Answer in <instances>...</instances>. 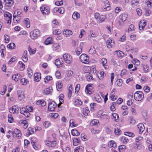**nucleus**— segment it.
<instances>
[{
	"label": "nucleus",
	"instance_id": "1",
	"mask_svg": "<svg viewBox=\"0 0 152 152\" xmlns=\"http://www.w3.org/2000/svg\"><path fill=\"white\" fill-rule=\"evenodd\" d=\"M134 97L136 101H140L143 99L144 95L142 91H137L134 94Z\"/></svg>",
	"mask_w": 152,
	"mask_h": 152
},
{
	"label": "nucleus",
	"instance_id": "2",
	"mask_svg": "<svg viewBox=\"0 0 152 152\" xmlns=\"http://www.w3.org/2000/svg\"><path fill=\"white\" fill-rule=\"evenodd\" d=\"M89 56L85 54H82L80 57V59L81 61L85 64L89 63Z\"/></svg>",
	"mask_w": 152,
	"mask_h": 152
},
{
	"label": "nucleus",
	"instance_id": "3",
	"mask_svg": "<svg viewBox=\"0 0 152 152\" xmlns=\"http://www.w3.org/2000/svg\"><path fill=\"white\" fill-rule=\"evenodd\" d=\"M30 37L33 39H37L39 35V32L37 29L34 30L30 33Z\"/></svg>",
	"mask_w": 152,
	"mask_h": 152
},
{
	"label": "nucleus",
	"instance_id": "4",
	"mask_svg": "<svg viewBox=\"0 0 152 152\" xmlns=\"http://www.w3.org/2000/svg\"><path fill=\"white\" fill-rule=\"evenodd\" d=\"M64 59L65 61L68 63L70 64L72 61V57L68 53L64 54L63 56Z\"/></svg>",
	"mask_w": 152,
	"mask_h": 152
},
{
	"label": "nucleus",
	"instance_id": "5",
	"mask_svg": "<svg viewBox=\"0 0 152 152\" xmlns=\"http://www.w3.org/2000/svg\"><path fill=\"white\" fill-rule=\"evenodd\" d=\"M57 107V104L54 101L50 102L48 105V109L50 111H54Z\"/></svg>",
	"mask_w": 152,
	"mask_h": 152
},
{
	"label": "nucleus",
	"instance_id": "6",
	"mask_svg": "<svg viewBox=\"0 0 152 152\" xmlns=\"http://www.w3.org/2000/svg\"><path fill=\"white\" fill-rule=\"evenodd\" d=\"M107 47L109 48H112L115 45L114 41L112 38H109L106 42Z\"/></svg>",
	"mask_w": 152,
	"mask_h": 152
},
{
	"label": "nucleus",
	"instance_id": "7",
	"mask_svg": "<svg viewBox=\"0 0 152 152\" xmlns=\"http://www.w3.org/2000/svg\"><path fill=\"white\" fill-rule=\"evenodd\" d=\"M19 108V107L17 105H14L12 108L9 109V111L11 113H18Z\"/></svg>",
	"mask_w": 152,
	"mask_h": 152
},
{
	"label": "nucleus",
	"instance_id": "8",
	"mask_svg": "<svg viewBox=\"0 0 152 152\" xmlns=\"http://www.w3.org/2000/svg\"><path fill=\"white\" fill-rule=\"evenodd\" d=\"M21 134L20 130L17 129H15L13 131V136L14 137H17L18 138L21 136Z\"/></svg>",
	"mask_w": 152,
	"mask_h": 152
},
{
	"label": "nucleus",
	"instance_id": "9",
	"mask_svg": "<svg viewBox=\"0 0 152 152\" xmlns=\"http://www.w3.org/2000/svg\"><path fill=\"white\" fill-rule=\"evenodd\" d=\"M146 25V21L144 20H141L139 23L140 29V30H143Z\"/></svg>",
	"mask_w": 152,
	"mask_h": 152
},
{
	"label": "nucleus",
	"instance_id": "10",
	"mask_svg": "<svg viewBox=\"0 0 152 152\" xmlns=\"http://www.w3.org/2000/svg\"><path fill=\"white\" fill-rule=\"evenodd\" d=\"M52 88L50 87L44 89L43 91V93L44 95H48L50 94L52 92Z\"/></svg>",
	"mask_w": 152,
	"mask_h": 152
},
{
	"label": "nucleus",
	"instance_id": "11",
	"mask_svg": "<svg viewBox=\"0 0 152 152\" xmlns=\"http://www.w3.org/2000/svg\"><path fill=\"white\" fill-rule=\"evenodd\" d=\"M34 80L36 82L39 81L41 79V74L40 73H35L34 75Z\"/></svg>",
	"mask_w": 152,
	"mask_h": 152
},
{
	"label": "nucleus",
	"instance_id": "12",
	"mask_svg": "<svg viewBox=\"0 0 152 152\" xmlns=\"http://www.w3.org/2000/svg\"><path fill=\"white\" fill-rule=\"evenodd\" d=\"M86 77L88 81H93L94 79L93 77L92 74L91 73H87L86 75Z\"/></svg>",
	"mask_w": 152,
	"mask_h": 152
},
{
	"label": "nucleus",
	"instance_id": "13",
	"mask_svg": "<svg viewBox=\"0 0 152 152\" xmlns=\"http://www.w3.org/2000/svg\"><path fill=\"white\" fill-rule=\"evenodd\" d=\"M107 62V60L104 58H102L101 60V63L104 68L107 69H108V66L106 65Z\"/></svg>",
	"mask_w": 152,
	"mask_h": 152
},
{
	"label": "nucleus",
	"instance_id": "14",
	"mask_svg": "<svg viewBox=\"0 0 152 152\" xmlns=\"http://www.w3.org/2000/svg\"><path fill=\"white\" fill-rule=\"evenodd\" d=\"M27 54V51L25 50L24 52L23 55L22 57L23 61L25 62H27L28 60V57Z\"/></svg>",
	"mask_w": 152,
	"mask_h": 152
},
{
	"label": "nucleus",
	"instance_id": "15",
	"mask_svg": "<svg viewBox=\"0 0 152 152\" xmlns=\"http://www.w3.org/2000/svg\"><path fill=\"white\" fill-rule=\"evenodd\" d=\"M137 127L139 129V133H142L145 129L144 125L142 123H140L137 125Z\"/></svg>",
	"mask_w": 152,
	"mask_h": 152
},
{
	"label": "nucleus",
	"instance_id": "16",
	"mask_svg": "<svg viewBox=\"0 0 152 152\" xmlns=\"http://www.w3.org/2000/svg\"><path fill=\"white\" fill-rule=\"evenodd\" d=\"M108 146L110 148L113 147L116 148L117 147V145L115 142L113 140L110 141L108 143Z\"/></svg>",
	"mask_w": 152,
	"mask_h": 152
},
{
	"label": "nucleus",
	"instance_id": "17",
	"mask_svg": "<svg viewBox=\"0 0 152 152\" xmlns=\"http://www.w3.org/2000/svg\"><path fill=\"white\" fill-rule=\"evenodd\" d=\"M56 86L58 91H59L62 90V82L61 81H58L57 82Z\"/></svg>",
	"mask_w": 152,
	"mask_h": 152
},
{
	"label": "nucleus",
	"instance_id": "18",
	"mask_svg": "<svg viewBox=\"0 0 152 152\" xmlns=\"http://www.w3.org/2000/svg\"><path fill=\"white\" fill-rule=\"evenodd\" d=\"M80 17V14L76 12H74L72 15V18L75 20L79 18Z\"/></svg>",
	"mask_w": 152,
	"mask_h": 152
},
{
	"label": "nucleus",
	"instance_id": "19",
	"mask_svg": "<svg viewBox=\"0 0 152 152\" xmlns=\"http://www.w3.org/2000/svg\"><path fill=\"white\" fill-rule=\"evenodd\" d=\"M52 38L51 37H49L48 38L45 42V44L46 45H48L52 43Z\"/></svg>",
	"mask_w": 152,
	"mask_h": 152
},
{
	"label": "nucleus",
	"instance_id": "20",
	"mask_svg": "<svg viewBox=\"0 0 152 152\" xmlns=\"http://www.w3.org/2000/svg\"><path fill=\"white\" fill-rule=\"evenodd\" d=\"M105 16L104 15L99 16V17L97 18V21L101 23L103 22L105 19Z\"/></svg>",
	"mask_w": 152,
	"mask_h": 152
},
{
	"label": "nucleus",
	"instance_id": "21",
	"mask_svg": "<svg viewBox=\"0 0 152 152\" xmlns=\"http://www.w3.org/2000/svg\"><path fill=\"white\" fill-rule=\"evenodd\" d=\"M37 105L41 104L42 106H44L46 105V103L44 100H38L36 102Z\"/></svg>",
	"mask_w": 152,
	"mask_h": 152
},
{
	"label": "nucleus",
	"instance_id": "22",
	"mask_svg": "<svg viewBox=\"0 0 152 152\" xmlns=\"http://www.w3.org/2000/svg\"><path fill=\"white\" fill-rule=\"evenodd\" d=\"M80 142L79 139L78 138H75L73 139V145L74 146L77 145Z\"/></svg>",
	"mask_w": 152,
	"mask_h": 152
},
{
	"label": "nucleus",
	"instance_id": "23",
	"mask_svg": "<svg viewBox=\"0 0 152 152\" xmlns=\"http://www.w3.org/2000/svg\"><path fill=\"white\" fill-rule=\"evenodd\" d=\"M112 115L113 118L114 119L116 122H118L119 121V117L118 115L116 113H113L112 114Z\"/></svg>",
	"mask_w": 152,
	"mask_h": 152
},
{
	"label": "nucleus",
	"instance_id": "24",
	"mask_svg": "<svg viewBox=\"0 0 152 152\" xmlns=\"http://www.w3.org/2000/svg\"><path fill=\"white\" fill-rule=\"evenodd\" d=\"M20 75L19 74L14 75L12 76V79L15 81H18L19 78L20 77Z\"/></svg>",
	"mask_w": 152,
	"mask_h": 152
},
{
	"label": "nucleus",
	"instance_id": "25",
	"mask_svg": "<svg viewBox=\"0 0 152 152\" xmlns=\"http://www.w3.org/2000/svg\"><path fill=\"white\" fill-rule=\"evenodd\" d=\"M71 132L72 134L74 136H77L80 134L78 131L76 129H72V130Z\"/></svg>",
	"mask_w": 152,
	"mask_h": 152
},
{
	"label": "nucleus",
	"instance_id": "26",
	"mask_svg": "<svg viewBox=\"0 0 152 152\" xmlns=\"http://www.w3.org/2000/svg\"><path fill=\"white\" fill-rule=\"evenodd\" d=\"M18 96L20 100H21L24 98V94L22 92H20V91L19 92V91H18Z\"/></svg>",
	"mask_w": 152,
	"mask_h": 152
},
{
	"label": "nucleus",
	"instance_id": "27",
	"mask_svg": "<svg viewBox=\"0 0 152 152\" xmlns=\"http://www.w3.org/2000/svg\"><path fill=\"white\" fill-rule=\"evenodd\" d=\"M82 47L80 46L79 48H76L75 51L77 55L79 56L82 53Z\"/></svg>",
	"mask_w": 152,
	"mask_h": 152
},
{
	"label": "nucleus",
	"instance_id": "28",
	"mask_svg": "<svg viewBox=\"0 0 152 152\" xmlns=\"http://www.w3.org/2000/svg\"><path fill=\"white\" fill-rule=\"evenodd\" d=\"M92 87H91V88H86V92L89 94H90L92 93Z\"/></svg>",
	"mask_w": 152,
	"mask_h": 152
},
{
	"label": "nucleus",
	"instance_id": "29",
	"mask_svg": "<svg viewBox=\"0 0 152 152\" xmlns=\"http://www.w3.org/2000/svg\"><path fill=\"white\" fill-rule=\"evenodd\" d=\"M21 123L24 124L23 127L25 129H26L28 126V124L27 122L24 120H21Z\"/></svg>",
	"mask_w": 152,
	"mask_h": 152
},
{
	"label": "nucleus",
	"instance_id": "30",
	"mask_svg": "<svg viewBox=\"0 0 152 152\" xmlns=\"http://www.w3.org/2000/svg\"><path fill=\"white\" fill-rule=\"evenodd\" d=\"M99 121L98 120L94 119L92 120L91 122V124L92 126H97L98 123H99Z\"/></svg>",
	"mask_w": 152,
	"mask_h": 152
},
{
	"label": "nucleus",
	"instance_id": "31",
	"mask_svg": "<svg viewBox=\"0 0 152 152\" xmlns=\"http://www.w3.org/2000/svg\"><path fill=\"white\" fill-rule=\"evenodd\" d=\"M127 15L126 14H123L120 15V17H121V19L123 21H125L127 18Z\"/></svg>",
	"mask_w": 152,
	"mask_h": 152
},
{
	"label": "nucleus",
	"instance_id": "32",
	"mask_svg": "<svg viewBox=\"0 0 152 152\" xmlns=\"http://www.w3.org/2000/svg\"><path fill=\"white\" fill-rule=\"evenodd\" d=\"M122 80L121 79H119L116 81V86L118 87H120L122 84Z\"/></svg>",
	"mask_w": 152,
	"mask_h": 152
},
{
	"label": "nucleus",
	"instance_id": "33",
	"mask_svg": "<svg viewBox=\"0 0 152 152\" xmlns=\"http://www.w3.org/2000/svg\"><path fill=\"white\" fill-rule=\"evenodd\" d=\"M25 23L26 25V27L27 28H29L30 27V24L29 20L28 18H26L24 19Z\"/></svg>",
	"mask_w": 152,
	"mask_h": 152
},
{
	"label": "nucleus",
	"instance_id": "34",
	"mask_svg": "<svg viewBox=\"0 0 152 152\" xmlns=\"http://www.w3.org/2000/svg\"><path fill=\"white\" fill-rule=\"evenodd\" d=\"M95 99L96 101L98 102H101V99L99 95L96 94L95 96Z\"/></svg>",
	"mask_w": 152,
	"mask_h": 152
},
{
	"label": "nucleus",
	"instance_id": "35",
	"mask_svg": "<svg viewBox=\"0 0 152 152\" xmlns=\"http://www.w3.org/2000/svg\"><path fill=\"white\" fill-rule=\"evenodd\" d=\"M52 77L50 76H47L45 77V82L47 83L48 82L52 79Z\"/></svg>",
	"mask_w": 152,
	"mask_h": 152
},
{
	"label": "nucleus",
	"instance_id": "36",
	"mask_svg": "<svg viewBox=\"0 0 152 152\" xmlns=\"http://www.w3.org/2000/svg\"><path fill=\"white\" fill-rule=\"evenodd\" d=\"M55 64L58 68L60 67L61 64V63L59 59H57L55 60Z\"/></svg>",
	"mask_w": 152,
	"mask_h": 152
},
{
	"label": "nucleus",
	"instance_id": "37",
	"mask_svg": "<svg viewBox=\"0 0 152 152\" xmlns=\"http://www.w3.org/2000/svg\"><path fill=\"white\" fill-rule=\"evenodd\" d=\"M15 47V45L14 43H11L10 44H8L7 46V47L11 49H12L14 48Z\"/></svg>",
	"mask_w": 152,
	"mask_h": 152
},
{
	"label": "nucleus",
	"instance_id": "38",
	"mask_svg": "<svg viewBox=\"0 0 152 152\" xmlns=\"http://www.w3.org/2000/svg\"><path fill=\"white\" fill-rule=\"evenodd\" d=\"M28 50L30 54H33L35 53L36 50L31 48L30 46H29L28 47Z\"/></svg>",
	"mask_w": 152,
	"mask_h": 152
},
{
	"label": "nucleus",
	"instance_id": "39",
	"mask_svg": "<svg viewBox=\"0 0 152 152\" xmlns=\"http://www.w3.org/2000/svg\"><path fill=\"white\" fill-rule=\"evenodd\" d=\"M115 133L116 135H119L121 133V130L118 128H115Z\"/></svg>",
	"mask_w": 152,
	"mask_h": 152
},
{
	"label": "nucleus",
	"instance_id": "40",
	"mask_svg": "<svg viewBox=\"0 0 152 152\" xmlns=\"http://www.w3.org/2000/svg\"><path fill=\"white\" fill-rule=\"evenodd\" d=\"M63 33L66 35H69L72 34V31L70 30L66 29L63 32Z\"/></svg>",
	"mask_w": 152,
	"mask_h": 152
},
{
	"label": "nucleus",
	"instance_id": "41",
	"mask_svg": "<svg viewBox=\"0 0 152 152\" xmlns=\"http://www.w3.org/2000/svg\"><path fill=\"white\" fill-rule=\"evenodd\" d=\"M75 105H81L82 104V102L78 99H77L75 102Z\"/></svg>",
	"mask_w": 152,
	"mask_h": 152
},
{
	"label": "nucleus",
	"instance_id": "42",
	"mask_svg": "<svg viewBox=\"0 0 152 152\" xmlns=\"http://www.w3.org/2000/svg\"><path fill=\"white\" fill-rule=\"evenodd\" d=\"M8 121L10 123H12L13 121V119L11 114H9L8 115Z\"/></svg>",
	"mask_w": 152,
	"mask_h": 152
},
{
	"label": "nucleus",
	"instance_id": "43",
	"mask_svg": "<svg viewBox=\"0 0 152 152\" xmlns=\"http://www.w3.org/2000/svg\"><path fill=\"white\" fill-rule=\"evenodd\" d=\"M4 16L6 17H8V18H12L11 14L8 12H6L4 14Z\"/></svg>",
	"mask_w": 152,
	"mask_h": 152
},
{
	"label": "nucleus",
	"instance_id": "44",
	"mask_svg": "<svg viewBox=\"0 0 152 152\" xmlns=\"http://www.w3.org/2000/svg\"><path fill=\"white\" fill-rule=\"evenodd\" d=\"M104 72H101L98 76L100 80H102L104 77Z\"/></svg>",
	"mask_w": 152,
	"mask_h": 152
},
{
	"label": "nucleus",
	"instance_id": "45",
	"mask_svg": "<svg viewBox=\"0 0 152 152\" xmlns=\"http://www.w3.org/2000/svg\"><path fill=\"white\" fill-rule=\"evenodd\" d=\"M124 134L129 137H134V134L130 132H124Z\"/></svg>",
	"mask_w": 152,
	"mask_h": 152
},
{
	"label": "nucleus",
	"instance_id": "46",
	"mask_svg": "<svg viewBox=\"0 0 152 152\" xmlns=\"http://www.w3.org/2000/svg\"><path fill=\"white\" fill-rule=\"evenodd\" d=\"M19 64L20 65V68L21 70L22 71L23 70L25 67V65L21 61H19Z\"/></svg>",
	"mask_w": 152,
	"mask_h": 152
},
{
	"label": "nucleus",
	"instance_id": "47",
	"mask_svg": "<svg viewBox=\"0 0 152 152\" xmlns=\"http://www.w3.org/2000/svg\"><path fill=\"white\" fill-rule=\"evenodd\" d=\"M4 1L6 4L11 5H12L14 3V1L13 0H5Z\"/></svg>",
	"mask_w": 152,
	"mask_h": 152
},
{
	"label": "nucleus",
	"instance_id": "48",
	"mask_svg": "<svg viewBox=\"0 0 152 152\" xmlns=\"http://www.w3.org/2000/svg\"><path fill=\"white\" fill-rule=\"evenodd\" d=\"M143 69L145 73H147L148 72L149 69V67L147 65H144L143 66Z\"/></svg>",
	"mask_w": 152,
	"mask_h": 152
},
{
	"label": "nucleus",
	"instance_id": "49",
	"mask_svg": "<svg viewBox=\"0 0 152 152\" xmlns=\"http://www.w3.org/2000/svg\"><path fill=\"white\" fill-rule=\"evenodd\" d=\"M28 130L29 131V132L28 133V135L29 136V135L32 134L34 133V131L32 128L31 127H29L28 129Z\"/></svg>",
	"mask_w": 152,
	"mask_h": 152
},
{
	"label": "nucleus",
	"instance_id": "50",
	"mask_svg": "<svg viewBox=\"0 0 152 152\" xmlns=\"http://www.w3.org/2000/svg\"><path fill=\"white\" fill-rule=\"evenodd\" d=\"M61 33V31L59 30H56L53 32V33L54 35H58L60 34Z\"/></svg>",
	"mask_w": 152,
	"mask_h": 152
},
{
	"label": "nucleus",
	"instance_id": "51",
	"mask_svg": "<svg viewBox=\"0 0 152 152\" xmlns=\"http://www.w3.org/2000/svg\"><path fill=\"white\" fill-rule=\"evenodd\" d=\"M43 7L44 11L43 12H42V13L45 15L48 14L49 13V11L48 9H47V8H46L45 7Z\"/></svg>",
	"mask_w": 152,
	"mask_h": 152
},
{
	"label": "nucleus",
	"instance_id": "52",
	"mask_svg": "<svg viewBox=\"0 0 152 152\" xmlns=\"http://www.w3.org/2000/svg\"><path fill=\"white\" fill-rule=\"evenodd\" d=\"M69 93H68V96L71 97L72 95V86H70L69 88Z\"/></svg>",
	"mask_w": 152,
	"mask_h": 152
},
{
	"label": "nucleus",
	"instance_id": "53",
	"mask_svg": "<svg viewBox=\"0 0 152 152\" xmlns=\"http://www.w3.org/2000/svg\"><path fill=\"white\" fill-rule=\"evenodd\" d=\"M80 85L79 84H77L75 88V93H77L80 89Z\"/></svg>",
	"mask_w": 152,
	"mask_h": 152
},
{
	"label": "nucleus",
	"instance_id": "54",
	"mask_svg": "<svg viewBox=\"0 0 152 152\" xmlns=\"http://www.w3.org/2000/svg\"><path fill=\"white\" fill-rule=\"evenodd\" d=\"M89 111L88 110L85 108L83 109V113L85 115H87L89 113Z\"/></svg>",
	"mask_w": 152,
	"mask_h": 152
},
{
	"label": "nucleus",
	"instance_id": "55",
	"mask_svg": "<svg viewBox=\"0 0 152 152\" xmlns=\"http://www.w3.org/2000/svg\"><path fill=\"white\" fill-rule=\"evenodd\" d=\"M114 94H111L110 98L111 100L114 101L117 99V96H115V95H114Z\"/></svg>",
	"mask_w": 152,
	"mask_h": 152
},
{
	"label": "nucleus",
	"instance_id": "56",
	"mask_svg": "<svg viewBox=\"0 0 152 152\" xmlns=\"http://www.w3.org/2000/svg\"><path fill=\"white\" fill-rule=\"evenodd\" d=\"M27 80L24 78H22L20 80V82L23 85H26L27 84Z\"/></svg>",
	"mask_w": 152,
	"mask_h": 152
},
{
	"label": "nucleus",
	"instance_id": "57",
	"mask_svg": "<svg viewBox=\"0 0 152 152\" xmlns=\"http://www.w3.org/2000/svg\"><path fill=\"white\" fill-rule=\"evenodd\" d=\"M57 11L61 14H62L64 12V9L63 7H60L58 9Z\"/></svg>",
	"mask_w": 152,
	"mask_h": 152
},
{
	"label": "nucleus",
	"instance_id": "58",
	"mask_svg": "<svg viewBox=\"0 0 152 152\" xmlns=\"http://www.w3.org/2000/svg\"><path fill=\"white\" fill-rule=\"evenodd\" d=\"M143 89L145 92L148 93L150 91V88L148 86H145L143 88Z\"/></svg>",
	"mask_w": 152,
	"mask_h": 152
},
{
	"label": "nucleus",
	"instance_id": "59",
	"mask_svg": "<svg viewBox=\"0 0 152 152\" xmlns=\"http://www.w3.org/2000/svg\"><path fill=\"white\" fill-rule=\"evenodd\" d=\"M102 1L104 3L105 6L107 7H109L110 4L109 1L107 0H102Z\"/></svg>",
	"mask_w": 152,
	"mask_h": 152
},
{
	"label": "nucleus",
	"instance_id": "60",
	"mask_svg": "<svg viewBox=\"0 0 152 152\" xmlns=\"http://www.w3.org/2000/svg\"><path fill=\"white\" fill-rule=\"evenodd\" d=\"M43 125L45 128H48L50 125V124L48 121H45Z\"/></svg>",
	"mask_w": 152,
	"mask_h": 152
},
{
	"label": "nucleus",
	"instance_id": "61",
	"mask_svg": "<svg viewBox=\"0 0 152 152\" xmlns=\"http://www.w3.org/2000/svg\"><path fill=\"white\" fill-rule=\"evenodd\" d=\"M59 47V45L57 43H55L53 44L52 46V47L53 49H55L56 50L58 49Z\"/></svg>",
	"mask_w": 152,
	"mask_h": 152
},
{
	"label": "nucleus",
	"instance_id": "62",
	"mask_svg": "<svg viewBox=\"0 0 152 152\" xmlns=\"http://www.w3.org/2000/svg\"><path fill=\"white\" fill-rule=\"evenodd\" d=\"M90 53H94L95 52V50L94 47H91L89 51Z\"/></svg>",
	"mask_w": 152,
	"mask_h": 152
},
{
	"label": "nucleus",
	"instance_id": "63",
	"mask_svg": "<svg viewBox=\"0 0 152 152\" xmlns=\"http://www.w3.org/2000/svg\"><path fill=\"white\" fill-rule=\"evenodd\" d=\"M121 140L124 142V143H127L129 141V140L127 138L125 137H122Z\"/></svg>",
	"mask_w": 152,
	"mask_h": 152
},
{
	"label": "nucleus",
	"instance_id": "64",
	"mask_svg": "<svg viewBox=\"0 0 152 152\" xmlns=\"http://www.w3.org/2000/svg\"><path fill=\"white\" fill-rule=\"evenodd\" d=\"M27 110L25 107H22L20 109V112L22 114H23Z\"/></svg>",
	"mask_w": 152,
	"mask_h": 152
}]
</instances>
